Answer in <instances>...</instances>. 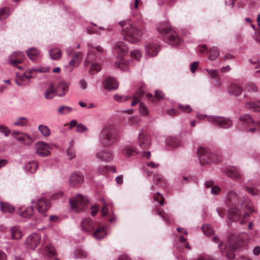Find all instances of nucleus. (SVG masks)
Here are the masks:
<instances>
[{
  "mask_svg": "<svg viewBox=\"0 0 260 260\" xmlns=\"http://www.w3.org/2000/svg\"><path fill=\"white\" fill-rule=\"evenodd\" d=\"M119 25L121 27V35L123 39L132 43L139 42L143 36L142 30L129 20L119 21Z\"/></svg>",
  "mask_w": 260,
  "mask_h": 260,
  "instance_id": "nucleus-1",
  "label": "nucleus"
},
{
  "mask_svg": "<svg viewBox=\"0 0 260 260\" xmlns=\"http://www.w3.org/2000/svg\"><path fill=\"white\" fill-rule=\"evenodd\" d=\"M116 131L112 125L103 127L99 135V143L104 147H110L116 141Z\"/></svg>",
  "mask_w": 260,
  "mask_h": 260,
  "instance_id": "nucleus-2",
  "label": "nucleus"
},
{
  "mask_svg": "<svg viewBox=\"0 0 260 260\" xmlns=\"http://www.w3.org/2000/svg\"><path fill=\"white\" fill-rule=\"evenodd\" d=\"M157 30L159 33L167 36L168 41L171 45L177 46L182 43L183 40L168 23L159 25Z\"/></svg>",
  "mask_w": 260,
  "mask_h": 260,
  "instance_id": "nucleus-3",
  "label": "nucleus"
},
{
  "mask_svg": "<svg viewBox=\"0 0 260 260\" xmlns=\"http://www.w3.org/2000/svg\"><path fill=\"white\" fill-rule=\"evenodd\" d=\"M247 239V235L246 233H242L238 235L236 238L235 245H226L225 247L224 252L226 253V256L229 258H233L235 257L234 251L237 247L244 245L246 240Z\"/></svg>",
  "mask_w": 260,
  "mask_h": 260,
  "instance_id": "nucleus-4",
  "label": "nucleus"
},
{
  "mask_svg": "<svg viewBox=\"0 0 260 260\" xmlns=\"http://www.w3.org/2000/svg\"><path fill=\"white\" fill-rule=\"evenodd\" d=\"M88 200L86 198L82 195L78 194L75 199L70 200L71 207L76 212H79L83 210L84 207L86 205Z\"/></svg>",
  "mask_w": 260,
  "mask_h": 260,
  "instance_id": "nucleus-5",
  "label": "nucleus"
},
{
  "mask_svg": "<svg viewBox=\"0 0 260 260\" xmlns=\"http://www.w3.org/2000/svg\"><path fill=\"white\" fill-rule=\"evenodd\" d=\"M35 148L36 153L41 157L48 156L50 154L51 147L47 143L43 142H38L35 143Z\"/></svg>",
  "mask_w": 260,
  "mask_h": 260,
  "instance_id": "nucleus-6",
  "label": "nucleus"
},
{
  "mask_svg": "<svg viewBox=\"0 0 260 260\" xmlns=\"http://www.w3.org/2000/svg\"><path fill=\"white\" fill-rule=\"evenodd\" d=\"M25 58V55L24 53L22 52H14L9 57V63L14 67H17L20 70H22L23 68L21 67H18L17 64L21 63Z\"/></svg>",
  "mask_w": 260,
  "mask_h": 260,
  "instance_id": "nucleus-7",
  "label": "nucleus"
},
{
  "mask_svg": "<svg viewBox=\"0 0 260 260\" xmlns=\"http://www.w3.org/2000/svg\"><path fill=\"white\" fill-rule=\"evenodd\" d=\"M138 143L142 149L149 148L151 144L150 136L144 132H140L138 137Z\"/></svg>",
  "mask_w": 260,
  "mask_h": 260,
  "instance_id": "nucleus-8",
  "label": "nucleus"
},
{
  "mask_svg": "<svg viewBox=\"0 0 260 260\" xmlns=\"http://www.w3.org/2000/svg\"><path fill=\"white\" fill-rule=\"evenodd\" d=\"M41 237L38 234H32L26 239L25 242L28 247L34 250L40 244Z\"/></svg>",
  "mask_w": 260,
  "mask_h": 260,
  "instance_id": "nucleus-9",
  "label": "nucleus"
},
{
  "mask_svg": "<svg viewBox=\"0 0 260 260\" xmlns=\"http://www.w3.org/2000/svg\"><path fill=\"white\" fill-rule=\"evenodd\" d=\"M50 202L45 198H40L36 203V208L41 214L45 213L50 207Z\"/></svg>",
  "mask_w": 260,
  "mask_h": 260,
  "instance_id": "nucleus-10",
  "label": "nucleus"
},
{
  "mask_svg": "<svg viewBox=\"0 0 260 260\" xmlns=\"http://www.w3.org/2000/svg\"><path fill=\"white\" fill-rule=\"evenodd\" d=\"M208 119L209 121L215 122L219 126L225 128H228L232 125L231 120L225 118L211 116L208 118Z\"/></svg>",
  "mask_w": 260,
  "mask_h": 260,
  "instance_id": "nucleus-11",
  "label": "nucleus"
},
{
  "mask_svg": "<svg viewBox=\"0 0 260 260\" xmlns=\"http://www.w3.org/2000/svg\"><path fill=\"white\" fill-rule=\"evenodd\" d=\"M8 233L10 236V239L11 240H18L21 239L23 236L22 230L19 226L17 225L11 227Z\"/></svg>",
  "mask_w": 260,
  "mask_h": 260,
  "instance_id": "nucleus-12",
  "label": "nucleus"
},
{
  "mask_svg": "<svg viewBox=\"0 0 260 260\" xmlns=\"http://www.w3.org/2000/svg\"><path fill=\"white\" fill-rule=\"evenodd\" d=\"M96 157L102 161L109 162L113 159V154L112 152L109 150H103L97 152Z\"/></svg>",
  "mask_w": 260,
  "mask_h": 260,
  "instance_id": "nucleus-13",
  "label": "nucleus"
},
{
  "mask_svg": "<svg viewBox=\"0 0 260 260\" xmlns=\"http://www.w3.org/2000/svg\"><path fill=\"white\" fill-rule=\"evenodd\" d=\"M83 176L81 173L75 172L71 175L69 183L71 186H75L81 184L83 182Z\"/></svg>",
  "mask_w": 260,
  "mask_h": 260,
  "instance_id": "nucleus-14",
  "label": "nucleus"
},
{
  "mask_svg": "<svg viewBox=\"0 0 260 260\" xmlns=\"http://www.w3.org/2000/svg\"><path fill=\"white\" fill-rule=\"evenodd\" d=\"M17 214L23 218H29L33 213L34 208L32 206L20 207L17 210Z\"/></svg>",
  "mask_w": 260,
  "mask_h": 260,
  "instance_id": "nucleus-15",
  "label": "nucleus"
},
{
  "mask_svg": "<svg viewBox=\"0 0 260 260\" xmlns=\"http://www.w3.org/2000/svg\"><path fill=\"white\" fill-rule=\"evenodd\" d=\"M82 230L86 233L91 232L94 226V223L89 218H84L81 222Z\"/></svg>",
  "mask_w": 260,
  "mask_h": 260,
  "instance_id": "nucleus-16",
  "label": "nucleus"
},
{
  "mask_svg": "<svg viewBox=\"0 0 260 260\" xmlns=\"http://www.w3.org/2000/svg\"><path fill=\"white\" fill-rule=\"evenodd\" d=\"M104 52L103 49L99 46L97 47H89L88 49V56L89 58L94 59L100 57V54Z\"/></svg>",
  "mask_w": 260,
  "mask_h": 260,
  "instance_id": "nucleus-17",
  "label": "nucleus"
},
{
  "mask_svg": "<svg viewBox=\"0 0 260 260\" xmlns=\"http://www.w3.org/2000/svg\"><path fill=\"white\" fill-rule=\"evenodd\" d=\"M103 86L105 89L111 90L116 89L118 84L114 78L108 77L104 80Z\"/></svg>",
  "mask_w": 260,
  "mask_h": 260,
  "instance_id": "nucleus-18",
  "label": "nucleus"
},
{
  "mask_svg": "<svg viewBox=\"0 0 260 260\" xmlns=\"http://www.w3.org/2000/svg\"><path fill=\"white\" fill-rule=\"evenodd\" d=\"M146 53L150 56H155L159 51V46L155 43H149L145 46Z\"/></svg>",
  "mask_w": 260,
  "mask_h": 260,
  "instance_id": "nucleus-19",
  "label": "nucleus"
},
{
  "mask_svg": "<svg viewBox=\"0 0 260 260\" xmlns=\"http://www.w3.org/2000/svg\"><path fill=\"white\" fill-rule=\"evenodd\" d=\"M16 140L25 145H29L34 141L32 137L26 133H22L20 136L16 138Z\"/></svg>",
  "mask_w": 260,
  "mask_h": 260,
  "instance_id": "nucleus-20",
  "label": "nucleus"
},
{
  "mask_svg": "<svg viewBox=\"0 0 260 260\" xmlns=\"http://www.w3.org/2000/svg\"><path fill=\"white\" fill-rule=\"evenodd\" d=\"M38 166L39 164L37 161H30L26 163L24 166V169L27 172L30 174H33L36 172Z\"/></svg>",
  "mask_w": 260,
  "mask_h": 260,
  "instance_id": "nucleus-21",
  "label": "nucleus"
},
{
  "mask_svg": "<svg viewBox=\"0 0 260 260\" xmlns=\"http://www.w3.org/2000/svg\"><path fill=\"white\" fill-rule=\"evenodd\" d=\"M57 95L59 96H62L64 95L68 91V84L63 82H60L56 87Z\"/></svg>",
  "mask_w": 260,
  "mask_h": 260,
  "instance_id": "nucleus-22",
  "label": "nucleus"
},
{
  "mask_svg": "<svg viewBox=\"0 0 260 260\" xmlns=\"http://www.w3.org/2000/svg\"><path fill=\"white\" fill-rule=\"evenodd\" d=\"M115 50L118 53H122L124 55L127 53L128 48L125 43L122 41L116 42L115 45Z\"/></svg>",
  "mask_w": 260,
  "mask_h": 260,
  "instance_id": "nucleus-23",
  "label": "nucleus"
},
{
  "mask_svg": "<svg viewBox=\"0 0 260 260\" xmlns=\"http://www.w3.org/2000/svg\"><path fill=\"white\" fill-rule=\"evenodd\" d=\"M228 90L229 93L235 96H239L242 92L241 87L236 84H231L228 87Z\"/></svg>",
  "mask_w": 260,
  "mask_h": 260,
  "instance_id": "nucleus-24",
  "label": "nucleus"
},
{
  "mask_svg": "<svg viewBox=\"0 0 260 260\" xmlns=\"http://www.w3.org/2000/svg\"><path fill=\"white\" fill-rule=\"evenodd\" d=\"M228 216L231 220L237 221L240 217V212L237 208H232L228 212Z\"/></svg>",
  "mask_w": 260,
  "mask_h": 260,
  "instance_id": "nucleus-25",
  "label": "nucleus"
},
{
  "mask_svg": "<svg viewBox=\"0 0 260 260\" xmlns=\"http://www.w3.org/2000/svg\"><path fill=\"white\" fill-rule=\"evenodd\" d=\"M127 63V62L123 58V56L118 55L116 58L115 66L117 68H120L121 70H124Z\"/></svg>",
  "mask_w": 260,
  "mask_h": 260,
  "instance_id": "nucleus-26",
  "label": "nucleus"
},
{
  "mask_svg": "<svg viewBox=\"0 0 260 260\" xmlns=\"http://www.w3.org/2000/svg\"><path fill=\"white\" fill-rule=\"evenodd\" d=\"M226 174L230 178L234 179H238L241 177L239 170L235 167L230 168L228 170Z\"/></svg>",
  "mask_w": 260,
  "mask_h": 260,
  "instance_id": "nucleus-27",
  "label": "nucleus"
},
{
  "mask_svg": "<svg viewBox=\"0 0 260 260\" xmlns=\"http://www.w3.org/2000/svg\"><path fill=\"white\" fill-rule=\"evenodd\" d=\"M55 95H57L56 89H54L53 84H51L45 93V97L47 99H52Z\"/></svg>",
  "mask_w": 260,
  "mask_h": 260,
  "instance_id": "nucleus-28",
  "label": "nucleus"
},
{
  "mask_svg": "<svg viewBox=\"0 0 260 260\" xmlns=\"http://www.w3.org/2000/svg\"><path fill=\"white\" fill-rule=\"evenodd\" d=\"M28 119L25 117H19L16 118L14 122L13 125L17 126H25L28 124Z\"/></svg>",
  "mask_w": 260,
  "mask_h": 260,
  "instance_id": "nucleus-29",
  "label": "nucleus"
},
{
  "mask_svg": "<svg viewBox=\"0 0 260 260\" xmlns=\"http://www.w3.org/2000/svg\"><path fill=\"white\" fill-rule=\"evenodd\" d=\"M26 53L28 58L32 60L37 59L40 56L39 51L34 48L29 49Z\"/></svg>",
  "mask_w": 260,
  "mask_h": 260,
  "instance_id": "nucleus-30",
  "label": "nucleus"
},
{
  "mask_svg": "<svg viewBox=\"0 0 260 260\" xmlns=\"http://www.w3.org/2000/svg\"><path fill=\"white\" fill-rule=\"evenodd\" d=\"M107 233L104 227L95 230L94 233L93 234L94 237L98 240H101L106 236Z\"/></svg>",
  "mask_w": 260,
  "mask_h": 260,
  "instance_id": "nucleus-31",
  "label": "nucleus"
},
{
  "mask_svg": "<svg viewBox=\"0 0 260 260\" xmlns=\"http://www.w3.org/2000/svg\"><path fill=\"white\" fill-rule=\"evenodd\" d=\"M122 153L126 156H130L138 153L136 149L133 148L130 146H124L122 149Z\"/></svg>",
  "mask_w": 260,
  "mask_h": 260,
  "instance_id": "nucleus-32",
  "label": "nucleus"
},
{
  "mask_svg": "<svg viewBox=\"0 0 260 260\" xmlns=\"http://www.w3.org/2000/svg\"><path fill=\"white\" fill-rule=\"evenodd\" d=\"M38 130L45 137H48L51 134L49 128L46 125L40 124L38 126Z\"/></svg>",
  "mask_w": 260,
  "mask_h": 260,
  "instance_id": "nucleus-33",
  "label": "nucleus"
},
{
  "mask_svg": "<svg viewBox=\"0 0 260 260\" xmlns=\"http://www.w3.org/2000/svg\"><path fill=\"white\" fill-rule=\"evenodd\" d=\"M0 205L1 210L4 212L12 213L14 211V207L7 203L1 202Z\"/></svg>",
  "mask_w": 260,
  "mask_h": 260,
  "instance_id": "nucleus-34",
  "label": "nucleus"
},
{
  "mask_svg": "<svg viewBox=\"0 0 260 260\" xmlns=\"http://www.w3.org/2000/svg\"><path fill=\"white\" fill-rule=\"evenodd\" d=\"M49 55L52 59L57 60L61 56V52L58 49H54L49 51Z\"/></svg>",
  "mask_w": 260,
  "mask_h": 260,
  "instance_id": "nucleus-35",
  "label": "nucleus"
},
{
  "mask_svg": "<svg viewBox=\"0 0 260 260\" xmlns=\"http://www.w3.org/2000/svg\"><path fill=\"white\" fill-rule=\"evenodd\" d=\"M73 111V109L70 107L62 106L57 109V113L59 115H67Z\"/></svg>",
  "mask_w": 260,
  "mask_h": 260,
  "instance_id": "nucleus-36",
  "label": "nucleus"
},
{
  "mask_svg": "<svg viewBox=\"0 0 260 260\" xmlns=\"http://www.w3.org/2000/svg\"><path fill=\"white\" fill-rule=\"evenodd\" d=\"M210 54L209 58L212 60L216 59L219 55V50L215 47L210 48Z\"/></svg>",
  "mask_w": 260,
  "mask_h": 260,
  "instance_id": "nucleus-37",
  "label": "nucleus"
},
{
  "mask_svg": "<svg viewBox=\"0 0 260 260\" xmlns=\"http://www.w3.org/2000/svg\"><path fill=\"white\" fill-rule=\"evenodd\" d=\"M246 108L250 109L253 111L258 112L260 111V106L256 105L254 102H248L245 105Z\"/></svg>",
  "mask_w": 260,
  "mask_h": 260,
  "instance_id": "nucleus-38",
  "label": "nucleus"
},
{
  "mask_svg": "<svg viewBox=\"0 0 260 260\" xmlns=\"http://www.w3.org/2000/svg\"><path fill=\"white\" fill-rule=\"evenodd\" d=\"M166 144L169 146L175 148L179 145V142L175 138L167 139L166 140Z\"/></svg>",
  "mask_w": 260,
  "mask_h": 260,
  "instance_id": "nucleus-39",
  "label": "nucleus"
},
{
  "mask_svg": "<svg viewBox=\"0 0 260 260\" xmlns=\"http://www.w3.org/2000/svg\"><path fill=\"white\" fill-rule=\"evenodd\" d=\"M44 254L48 256L55 254V249L52 245L48 244L45 247Z\"/></svg>",
  "mask_w": 260,
  "mask_h": 260,
  "instance_id": "nucleus-40",
  "label": "nucleus"
},
{
  "mask_svg": "<svg viewBox=\"0 0 260 260\" xmlns=\"http://www.w3.org/2000/svg\"><path fill=\"white\" fill-rule=\"evenodd\" d=\"M202 229L203 233L207 236L211 235L214 233L212 227L210 225H204Z\"/></svg>",
  "mask_w": 260,
  "mask_h": 260,
  "instance_id": "nucleus-41",
  "label": "nucleus"
},
{
  "mask_svg": "<svg viewBox=\"0 0 260 260\" xmlns=\"http://www.w3.org/2000/svg\"><path fill=\"white\" fill-rule=\"evenodd\" d=\"M10 14L9 9L8 8H3L0 9V19L6 18Z\"/></svg>",
  "mask_w": 260,
  "mask_h": 260,
  "instance_id": "nucleus-42",
  "label": "nucleus"
},
{
  "mask_svg": "<svg viewBox=\"0 0 260 260\" xmlns=\"http://www.w3.org/2000/svg\"><path fill=\"white\" fill-rule=\"evenodd\" d=\"M87 255V253L83 250L77 249L74 251V256L76 258H84Z\"/></svg>",
  "mask_w": 260,
  "mask_h": 260,
  "instance_id": "nucleus-43",
  "label": "nucleus"
},
{
  "mask_svg": "<svg viewBox=\"0 0 260 260\" xmlns=\"http://www.w3.org/2000/svg\"><path fill=\"white\" fill-rule=\"evenodd\" d=\"M205 70L208 73V75L213 78L215 79V78H217L219 76L218 72L217 70H213V69L211 70V69H206Z\"/></svg>",
  "mask_w": 260,
  "mask_h": 260,
  "instance_id": "nucleus-44",
  "label": "nucleus"
},
{
  "mask_svg": "<svg viewBox=\"0 0 260 260\" xmlns=\"http://www.w3.org/2000/svg\"><path fill=\"white\" fill-rule=\"evenodd\" d=\"M139 110L140 114L143 116H146L148 114V110L143 103H140Z\"/></svg>",
  "mask_w": 260,
  "mask_h": 260,
  "instance_id": "nucleus-45",
  "label": "nucleus"
},
{
  "mask_svg": "<svg viewBox=\"0 0 260 260\" xmlns=\"http://www.w3.org/2000/svg\"><path fill=\"white\" fill-rule=\"evenodd\" d=\"M10 130L6 126L0 124V133L3 134L5 136H8L10 134Z\"/></svg>",
  "mask_w": 260,
  "mask_h": 260,
  "instance_id": "nucleus-46",
  "label": "nucleus"
},
{
  "mask_svg": "<svg viewBox=\"0 0 260 260\" xmlns=\"http://www.w3.org/2000/svg\"><path fill=\"white\" fill-rule=\"evenodd\" d=\"M239 119L241 121L246 122L248 123L253 122V120L251 118L250 116L248 114H245L241 116V117H240Z\"/></svg>",
  "mask_w": 260,
  "mask_h": 260,
  "instance_id": "nucleus-47",
  "label": "nucleus"
},
{
  "mask_svg": "<svg viewBox=\"0 0 260 260\" xmlns=\"http://www.w3.org/2000/svg\"><path fill=\"white\" fill-rule=\"evenodd\" d=\"M131 55L137 60H139L141 57V53L138 50H132L131 52Z\"/></svg>",
  "mask_w": 260,
  "mask_h": 260,
  "instance_id": "nucleus-48",
  "label": "nucleus"
},
{
  "mask_svg": "<svg viewBox=\"0 0 260 260\" xmlns=\"http://www.w3.org/2000/svg\"><path fill=\"white\" fill-rule=\"evenodd\" d=\"M67 153L70 159H72L75 157V150L73 148L72 146H71L69 147L67 151Z\"/></svg>",
  "mask_w": 260,
  "mask_h": 260,
  "instance_id": "nucleus-49",
  "label": "nucleus"
},
{
  "mask_svg": "<svg viewBox=\"0 0 260 260\" xmlns=\"http://www.w3.org/2000/svg\"><path fill=\"white\" fill-rule=\"evenodd\" d=\"M101 70V66L100 64L93 63L90 66L91 72L94 71L95 73L99 72Z\"/></svg>",
  "mask_w": 260,
  "mask_h": 260,
  "instance_id": "nucleus-50",
  "label": "nucleus"
},
{
  "mask_svg": "<svg viewBox=\"0 0 260 260\" xmlns=\"http://www.w3.org/2000/svg\"><path fill=\"white\" fill-rule=\"evenodd\" d=\"M154 200L156 202H158L160 205H162L164 204V198L157 192L156 196L154 195Z\"/></svg>",
  "mask_w": 260,
  "mask_h": 260,
  "instance_id": "nucleus-51",
  "label": "nucleus"
},
{
  "mask_svg": "<svg viewBox=\"0 0 260 260\" xmlns=\"http://www.w3.org/2000/svg\"><path fill=\"white\" fill-rule=\"evenodd\" d=\"M87 131L86 126L82 124H79L77 125L76 132L78 133H83Z\"/></svg>",
  "mask_w": 260,
  "mask_h": 260,
  "instance_id": "nucleus-52",
  "label": "nucleus"
},
{
  "mask_svg": "<svg viewBox=\"0 0 260 260\" xmlns=\"http://www.w3.org/2000/svg\"><path fill=\"white\" fill-rule=\"evenodd\" d=\"M114 99L115 100L119 102H124L129 99V97L127 96H122L118 94H116L114 95Z\"/></svg>",
  "mask_w": 260,
  "mask_h": 260,
  "instance_id": "nucleus-53",
  "label": "nucleus"
},
{
  "mask_svg": "<svg viewBox=\"0 0 260 260\" xmlns=\"http://www.w3.org/2000/svg\"><path fill=\"white\" fill-rule=\"evenodd\" d=\"M245 201L242 200L241 202V206L246 210L247 212H252L253 211V210L252 208L249 206V205L247 203L245 204Z\"/></svg>",
  "mask_w": 260,
  "mask_h": 260,
  "instance_id": "nucleus-54",
  "label": "nucleus"
},
{
  "mask_svg": "<svg viewBox=\"0 0 260 260\" xmlns=\"http://www.w3.org/2000/svg\"><path fill=\"white\" fill-rule=\"evenodd\" d=\"M103 203H104V206L102 207V210H101V214L102 216H105L107 214L108 212V204L105 203L104 200H103Z\"/></svg>",
  "mask_w": 260,
  "mask_h": 260,
  "instance_id": "nucleus-55",
  "label": "nucleus"
},
{
  "mask_svg": "<svg viewBox=\"0 0 260 260\" xmlns=\"http://www.w3.org/2000/svg\"><path fill=\"white\" fill-rule=\"evenodd\" d=\"M208 151L206 149L203 147H199L197 151V154L199 155L202 156L205 155L207 153Z\"/></svg>",
  "mask_w": 260,
  "mask_h": 260,
  "instance_id": "nucleus-56",
  "label": "nucleus"
},
{
  "mask_svg": "<svg viewBox=\"0 0 260 260\" xmlns=\"http://www.w3.org/2000/svg\"><path fill=\"white\" fill-rule=\"evenodd\" d=\"M179 108L183 112L189 113L192 111V109L189 105H186L185 106L179 105Z\"/></svg>",
  "mask_w": 260,
  "mask_h": 260,
  "instance_id": "nucleus-57",
  "label": "nucleus"
},
{
  "mask_svg": "<svg viewBox=\"0 0 260 260\" xmlns=\"http://www.w3.org/2000/svg\"><path fill=\"white\" fill-rule=\"evenodd\" d=\"M246 191L252 196L257 195L258 194V191L255 190L254 188L250 187H246Z\"/></svg>",
  "mask_w": 260,
  "mask_h": 260,
  "instance_id": "nucleus-58",
  "label": "nucleus"
},
{
  "mask_svg": "<svg viewBox=\"0 0 260 260\" xmlns=\"http://www.w3.org/2000/svg\"><path fill=\"white\" fill-rule=\"evenodd\" d=\"M79 85L81 89L85 90L87 87V83L85 80L81 79L79 81Z\"/></svg>",
  "mask_w": 260,
  "mask_h": 260,
  "instance_id": "nucleus-59",
  "label": "nucleus"
},
{
  "mask_svg": "<svg viewBox=\"0 0 260 260\" xmlns=\"http://www.w3.org/2000/svg\"><path fill=\"white\" fill-rule=\"evenodd\" d=\"M99 207L97 205H94L91 207V215L95 216L99 211Z\"/></svg>",
  "mask_w": 260,
  "mask_h": 260,
  "instance_id": "nucleus-60",
  "label": "nucleus"
},
{
  "mask_svg": "<svg viewBox=\"0 0 260 260\" xmlns=\"http://www.w3.org/2000/svg\"><path fill=\"white\" fill-rule=\"evenodd\" d=\"M141 4L142 2L140 0H135L134 2L131 3L130 5L132 9L135 8L137 9L138 5Z\"/></svg>",
  "mask_w": 260,
  "mask_h": 260,
  "instance_id": "nucleus-61",
  "label": "nucleus"
},
{
  "mask_svg": "<svg viewBox=\"0 0 260 260\" xmlns=\"http://www.w3.org/2000/svg\"><path fill=\"white\" fill-rule=\"evenodd\" d=\"M199 65L198 61H194L192 62L190 65V70L192 73H194L196 70L197 69Z\"/></svg>",
  "mask_w": 260,
  "mask_h": 260,
  "instance_id": "nucleus-62",
  "label": "nucleus"
},
{
  "mask_svg": "<svg viewBox=\"0 0 260 260\" xmlns=\"http://www.w3.org/2000/svg\"><path fill=\"white\" fill-rule=\"evenodd\" d=\"M35 72H39V73H46L47 72L49 69L47 68H42L39 67L37 68H35Z\"/></svg>",
  "mask_w": 260,
  "mask_h": 260,
  "instance_id": "nucleus-63",
  "label": "nucleus"
},
{
  "mask_svg": "<svg viewBox=\"0 0 260 260\" xmlns=\"http://www.w3.org/2000/svg\"><path fill=\"white\" fill-rule=\"evenodd\" d=\"M155 96L157 99L159 100L163 99L164 98V93L161 91L159 90L155 91Z\"/></svg>",
  "mask_w": 260,
  "mask_h": 260,
  "instance_id": "nucleus-64",
  "label": "nucleus"
}]
</instances>
